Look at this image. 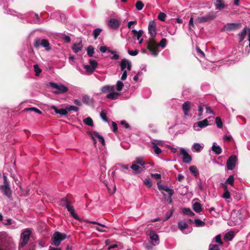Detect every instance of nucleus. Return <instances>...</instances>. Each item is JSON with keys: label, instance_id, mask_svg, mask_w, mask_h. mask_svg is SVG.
Segmentation results:
<instances>
[{"label": "nucleus", "instance_id": "nucleus-9", "mask_svg": "<svg viewBox=\"0 0 250 250\" xmlns=\"http://www.w3.org/2000/svg\"><path fill=\"white\" fill-rule=\"evenodd\" d=\"M237 157L236 155H231L227 161V168L228 170H232L236 165Z\"/></svg>", "mask_w": 250, "mask_h": 250}, {"label": "nucleus", "instance_id": "nucleus-62", "mask_svg": "<svg viewBox=\"0 0 250 250\" xmlns=\"http://www.w3.org/2000/svg\"><path fill=\"white\" fill-rule=\"evenodd\" d=\"M215 241L220 244H222L223 242L221 240V236L220 234L217 235L215 238Z\"/></svg>", "mask_w": 250, "mask_h": 250}, {"label": "nucleus", "instance_id": "nucleus-41", "mask_svg": "<svg viewBox=\"0 0 250 250\" xmlns=\"http://www.w3.org/2000/svg\"><path fill=\"white\" fill-rule=\"evenodd\" d=\"M234 178L233 175H230L229 178L226 180L225 184H229L231 186L234 185Z\"/></svg>", "mask_w": 250, "mask_h": 250}, {"label": "nucleus", "instance_id": "nucleus-35", "mask_svg": "<svg viewBox=\"0 0 250 250\" xmlns=\"http://www.w3.org/2000/svg\"><path fill=\"white\" fill-rule=\"evenodd\" d=\"M108 53L113 54V55L111 57V59L112 60H117L119 59L120 57L118 54H117V52L116 51L112 50H108Z\"/></svg>", "mask_w": 250, "mask_h": 250}, {"label": "nucleus", "instance_id": "nucleus-58", "mask_svg": "<svg viewBox=\"0 0 250 250\" xmlns=\"http://www.w3.org/2000/svg\"><path fill=\"white\" fill-rule=\"evenodd\" d=\"M173 212V211L172 210H170L168 211H167L166 214L165 220H167L168 219H169L172 215Z\"/></svg>", "mask_w": 250, "mask_h": 250}, {"label": "nucleus", "instance_id": "nucleus-48", "mask_svg": "<svg viewBox=\"0 0 250 250\" xmlns=\"http://www.w3.org/2000/svg\"><path fill=\"white\" fill-rule=\"evenodd\" d=\"M89 64L92 67V69H94V70L98 65L97 62L95 60H90L89 61Z\"/></svg>", "mask_w": 250, "mask_h": 250}, {"label": "nucleus", "instance_id": "nucleus-7", "mask_svg": "<svg viewBox=\"0 0 250 250\" xmlns=\"http://www.w3.org/2000/svg\"><path fill=\"white\" fill-rule=\"evenodd\" d=\"M49 85L56 89V91L54 92L56 94H64L67 92L68 90V87L62 84H58L54 82H50L49 83Z\"/></svg>", "mask_w": 250, "mask_h": 250}, {"label": "nucleus", "instance_id": "nucleus-17", "mask_svg": "<svg viewBox=\"0 0 250 250\" xmlns=\"http://www.w3.org/2000/svg\"><path fill=\"white\" fill-rule=\"evenodd\" d=\"M149 241L154 243L155 244L159 245L160 243L159 237L158 235L154 231L151 230L150 231L148 234Z\"/></svg>", "mask_w": 250, "mask_h": 250}, {"label": "nucleus", "instance_id": "nucleus-54", "mask_svg": "<svg viewBox=\"0 0 250 250\" xmlns=\"http://www.w3.org/2000/svg\"><path fill=\"white\" fill-rule=\"evenodd\" d=\"M144 184L148 188L152 186V183L149 179H146L144 180Z\"/></svg>", "mask_w": 250, "mask_h": 250}, {"label": "nucleus", "instance_id": "nucleus-34", "mask_svg": "<svg viewBox=\"0 0 250 250\" xmlns=\"http://www.w3.org/2000/svg\"><path fill=\"white\" fill-rule=\"evenodd\" d=\"M190 171L194 175V176L196 177H197L199 176V171L197 169V167L195 166H191L189 167Z\"/></svg>", "mask_w": 250, "mask_h": 250}, {"label": "nucleus", "instance_id": "nucleus-18", "mask_svg": "<svg viewBox=\"0 0 250 250\" xmlns=\"http://www.w3.org/2000/svg\"><path fill=\"white\" fill-rule=\"evenodd\" d=\"M248 31V38L249 41V46L250 47V29H247L246 28H244L241 32L239 33V42H242L245 38L247 31Z\"/></svg>", "mask_w": 250, "mask_h": 250}, {"label": "nucleus", "instance_id": "nucleus-45", "mask_svg": "<svg viewBox=\"0 0 250 250\" xmlns=\"http://www.w3.org/2000/svg\"><path fill=\"white\" fill-rule=\"evenodd\" d=\"M144 6V3L140 0L137 1L135 7L138 10H141Z\"/></svg>", "mask_w": 250, "mask_h": 250}, {"label": "nucleus", "instance_id": "nucleus-1", "mask_svg": "<svg viewBox=\"0 0 250 250\" xmlns=\"http://www.w3.org/2000/svg\"><path fill=\"white\" fill-rule=\"evenodd\" d=\"M148 30L150 38L147 42V48L153 56L156 57L160 51L157 49L158 44L154 40L157 33L156 24L154 21H151L149 22Z\"/></svg>", "mask_w": 250, "mask_h": 250}, {"label": "nucleus", "instance_id": "nucleus-51", "mask_svg": "<svg viewBox=\"0 0 250 250\" xmlns=\"http://www.w3.org/2000/svg\"><path fill=\"white\" fill-rule=\"evenodd\" d=\"M83 68L87 72L89 73H92L94 70L92 69V67L90 65L87 64H84L83 65Z\"/></svg>", "mask_w": 250, "mask_h": 250}, {"label": "nucleus", "instance_id": "nucleus-56", "mask_svg": "<svg viewBox=\"0 0 250 250\" xmlns=\"http://www.w3.org/2000/svg\"><path fill=\"white\" fill-rule=\"evenodd\" d=\"M68 110L67 107L66 108H61L60 109L59 113V114L61 115H65L67 114Z\"/></svg>", "mask_w": 250, "mask_h": 250}, {"label": "nucleus", "instance_id": "nucleus-46", "mask_svg": "<svg viewBox=\"0 0 250 250\" xmlns=\"http://www.w3.org/2000/svg\"><path fill=\"white\" fill-rule=\"evenodd\" d=\"M215 123L216 124L217 126L219 128H221L223 127V123L222 122L221 119L220 117H217L215 118Z\"/></svg>", "mask_w": 250, "mask_h": 250}, {"label": "nucleus", "instance_id": "nucleus-49", "mask_svg": "<svg viewBox=\"0 0 250 250\" xmlns=\"http://www.w3.org/2000/svg\"><path fill=\"white\" fill-rule=\"evenodd\" d=\"M33 67L36 73V75H39L42 72V70L40 68L39 65L38 64H34Z\"/></svg>", "mask_w": 250, "mask_h": 250}, {"label": "nucleus", "instance_id": "nucleus-37", "mask_svg": "<svg viewBox=\"0 0 250 250\" xmlns=\"http://www.w3.org/2000/svg\"><path fill=\"white\" fill-rule=\"evenodd\" d=\"M94 48L92 45L88 46L86 48L87 54L89 57H92L94 54Z\"/></svg>", "mask_w": 250, "mask_h": 250}, {"label": "nucleus", "instance_id": "nucleus-26", "mask_svg": "<svg viewBox=\"0 0 250 250\" xmlns=\"http://www.w3.org/2000/svg\"><path fill=\"white\" fill-rule=\"evenodd\" d=\"M215 6L216 9L219 10H221L226 7V5L223 0H216Z\"/></svg>", "mask_w": 250, "mask_h": 250}, {"label": "nucleus", "instance_id": "nucleus-63", "mask_svg": "<svg viewBox=\"0 0 250 250\" xmlns=\"http://www.w3.org/2000/svg\"><path fill=\"white\" fill-rule=\"evenodd\" d=\"M128 54L132 56H135L138 54V50L136 49L135 50H128Z\"/></svg>", "mask_w": 250, "mask_h": 250}, {"label": "nucleus", "instance_id": "nucleus-60", "mask_svg": "<svg viewBox=\"0 0 250 250\" xmlns=\"http://www.w3.org/2000/svg\"><path fill=\"white\" fill-rule=\"evenodd\" d=\"M3 184H4L2 185L5 186H10L7 178L6 176L5 175V174H3Z\"/></svg>", "mask_w": 250, "mask_h": 250}, {"label": "nucleus", "instance_id": "nucleus-2", "mask_svg": "<svg viewBox=\"0 0 250 250\" xmlns=\"http://www.w3.org/2000/svg\"><path fill=\"white\" fill-rule=\"evenodd\" d=\"M0 250H16L12 239L2 232L0 233Z\"/></svg>", "mask_w": 250, "mask_h": 250}, {"label": "nucleus", "instance_id": "nucleus-8", "mask_svg": "<svg viewBox=\"0 0 250 250\" xmlns=\"http://www.w3.org/2000/svg\"><path fill=\"white\" fill-rule=\"evenodd\" d=\"M216 17V15L214 12H209L206 15L202 17H199L197 18L196 21L198 23H204L213 20Z\"/></svg>", "mask_w": 250, "mask_h": 250}, {"label": "nucleus", "instance_id": "nucleus-3", "mask_svg": "<svg viewBox=\"0 0 250 250\" xmlns=\"http://www.w3.org/2000/svg\"><path fill=\"white\" fill-rule=\"evenodd\" d=\"M100 90L102 93L107 94L106 97L112 100L117 99L120 95L118 92L115 91L114 85H104L101 88Z\"/></svg>", "mask_w": 250, "mask_h": 250}, {"label": "nucleus", "instance_id": "nucleus-42", "mask_svg": "<svg viewBox=\"0 0 250 250\" xmlns=\"http://www.w3.org/2000/svg\"><path fill=\"white\" fill-rule=\"evenodd\" d=\"M83 123L89 126H92L93 125V122L90 117H87L83 120Z\"/></svg>", "mask_w": 250, "mask_h": 250}, {"label": "nucleus", "instance_id": "nucleus-13", "mask_svg": "<svg viewBox=\"0 0 250 250\" xmlns=\"http://www.w3.org/2000/svg\"><path fill=\"white\" fill-rule=\"evenodd\" d=\"M208 125V121L205 119L201 121L195 123L193 125V129L195 131H200L201 128L205 127Z\"/></svg>", "mask_w": 250, "mask_h": 250}, {"label": "nucleus", "instance_id": "nucleus-10", "mask_svg": "<svg viewBox=\"0 0 250 250\" xmlns=\"http://www.w3.org/2000/svg\"><path fill=\"white\" fill-rule=\"evenodd\" d=\"M151 147L153 148L154 153L158 155L162 152L161 149L158 147V146H162L163 144V141L161 140L153 139L151 142Z\"/></svg>", "mask_w": 250, "mask_h": 250}, {"label": "nucleus", "instance_id": "nucleus-64", "mask_svg": "<svg viewBox=\"0 0 250 250\" xmlns=\"http://www.w3.org/2000/svg\"><path fill=\"white\" fill-rule=\"evenodd\" d=\"M12 223H13V220L11 219H7L3 223L4 225L9 226H10L11 225V224Z\"/></svg>", "mask_w": 250, "mask_h": 250}, {"label": "nucleus", "instance_id": "nucleus-11", "mask_svg": "<svg viewBox=\"0 0 250 250\" xmlns=\"http://www.w3.org/2000/svg\"><path fill=\"white\" fill-rule=\"evenodd\" d=\"M178 225L179 229L185 234L189 233L192 230V228L189 227L188 223L184 221L179 222Z\"/></svg>", "mask_w": 250, "mask_h": 250}, {"label": "nucleus", "instance_id": "nucleus-53", "mask_svg": "<svg viewBox=\"0 0 250 250\" xmlns=\"http://www.w3.org/2000/svg\"><path fill=\"white\" fill-rule=\"evenodd\" d=\"M19 226L20 225L19 224L13 221V223L11 224V225L8 227V228L10 229H16L18 228Z\"/></svg>", "mask_w": 250, "mask_h": 250}, {"label": "nucleus", "instance_id": "nucleus-57", "mask_svg": "<svg viewBox=\"0 0 250 250\" xmlns=\"http://www.w3.org/2000/svg\"><path fill=\"white\" fill-rule=\"evenodd\" d=\"M68 112L70 111H78L79 110V108L76 106L74 105H71L69 107H67Z\"/></svg>", "mask_w": 250, "mask_h": 250}, {"label": "nucleus", "instance_id": "nucleus-19", "mask_svg": "<svg viewBox=\"0 0 250 250\" xmlns=\"http://www.w3.org/2000/svg\"><path fill=\"white\" fill-rule=\"evenodd\" d=\"M0 189L3 193L4 195L8 198L11 197L12 191L11 190L10 186L0 185Z\"/></svg>", "mask_w": 250, "mask_h": 250}, {"label": "nucleus", "instance_id": "nucleus-27", "mask_svg": "<svg viewBox=\"0 0 250 250\" xmlns=\"http://www.w3.org/2000/svg\"><path fill=\"white\" fill-rule=\"evenodd\" d=\"M212 150L216 155H219L222 153V148L216 143H213L211 147Z\"/></svg>", "mask_w": 250, "mask_h": 250}, {"label": "nucleus", "instance_id": "nucleus-39", "mask_svg": "<svg viewBox=\"0 0 250 250\" xmlns=\"http://www.w3.org/2000/svg\"><path fill=\"white\" fill-rule=\"evenodd\" d=\"M25 250H35V245L33 243L30 242L25 244L24 247Z\"/></svg>", "mask_w": 250, "mask_h": 250}, {"label": "nucleus", "instance_id": "nucleus-21", "mask_svg": "<svg viewBox=\"0 0 250 250\" xmlns=\"http://www.w3.org/2000/svg\"><path fill=\"white\" fill-rule=\"evenodd\" d=\"M91 137L93 140L94 143H95L96 139H97L99 142H100L103 146L104 145L105 142L103 137L101 136L97 132H94L91 134Z\"/></svg>", "mask_w": 250, "mask_h": 250}, {"label": "nucleus", "instance_id": "nucleus-38", "mask_svg": "<svg viewBox=\"0 0 250 250\" xmlns=\"http://www.w3.org/2000/svg\"><path fill=\"white\" fill-rule=\"evenodd\" d=\"M102 31L103 29L100 28H97L94 30L92 34L94 39H96L98 38Z\"/></svg>", "mask_w": 250, "mask_h": 250}, {"label": "nucleus", "instance_id": "nucleus-36", "mask_svg": "<svg viewBox=\"0 0 250 250\" xmlns=\"http://www.w3.org/2000/svg\"><path fill=\"white\" fill-rule=\"evenodd\" d=\"M233 234L232 231H229L226 233L224 236V240L226 241H231L233 238Z\"/></svg>", "mask_w": 250, "mask_h": 250}, {"label": "nucleus", "instance_id": "nucleus-52", "mask_svg": "<svg viewBox=\"0 0 250 250\" xmlns=\"http://www.w3.org/2000/svg\"><path fill=\"white\" fill-rule=\"evenodd\" d=\"M166 17V15L164 13L161 12L159 14L158 18L159 20L162 21H165Z\"/></svg>", "mask_w": 250, "mask_h": 250}, {"label": "nucleus", "instance_id": "nucleus-24", "mask_svg": "<svg viewBox=\"0 0 250 250\" xmlns=\"http://www.w3.org/2000/svg\"><path fill=\"white\" fill-rule=\"evenodd\" d=\"M83 47V44L82 42H79L78 43H75L73 44L72 46V49L75 53H78L80 51H81L82 48Z\"/></svg>", "mask_w": 250, "mask_h": 250}, {"label": "nucleus", "instance_id": "nucleus-20", "mask_svg": "<svg viewBox=\"0 0 250 250\" xmlns=\"http://www.w3.org/2000/svg\"><path fill=\"white\" fill-rule=\"evenodd\" d=\"M158 188L160 190H164L167 192L168 195L172 196L174 194V190L169 188L167 186L158 184Z\"/></svg>", "mask_w": 250, "mask_h": 250}, {"label": "nucleus", "instance_id": "nucleus-6", "mask_svg": "<svg viewBox=\"0 0 250 250\" xmlns=\"http://www.w3.org/2000/svg\"><path fill=\"white\" fill-rule=\"evenodd\" d=\"M34 46L36 48H39L42 46L47 51H49L51 49L49 42L46 39L36 38L34 41Z\"/></svg>", "mask_w": 250, "mask_h": 250}, {"label": "nucleus", "instance_id": "nucleus-22", "mask_svg": "<svg viewBox=\"0 0 250 250\" xmlns=\"http://www.w3.org/2000/svg\"><path fill=\"white\" fill-rule=\"evenodd\" d=\"M133 162L138 165H140L143 168H146L148 167V166H146L148 164L144 162L143 157H137Z\"/></svg>", "mask_w": 250, "mask_h": 250}, {"label": "nucleus", "instance_id": "nucleus-14", "mask_svg": "<svg viewBox=\"0 0 250 250\" xmlns=\"http://www.w3.org/2000/svg\"><path fill=\"white\" fill-rule=\"evenodd\" d=\"M107 25L110 28L116 30L119 27L120 22L117 19L112 18L108 21Z\"/></svg>", "mask_w": 250, "mask_h": 250}, {"label": "nucleus", "instance_id": "nucleus-33", "mask_svg": "<svg viewBox=\"0 0 250 250\" xmlns=\"http://www.w3.org/2000/svg\"><path fill=\"white\" fill-rule=\"evenodd\" d=\"M182 212L186 215L193 216L195 213L189 208H183L182 209Z\"/></svg>", "mask_w": 250, "mask_h": 250}, {"label": "nucleus", "instance_id": "nucleus-5", "mask_svg": "<svg viewBox=\"0 0 250 250\" xmlns=\"http://www.w3.org/2000/svg\"><path fill=\"white\" fill-rule=\"evenodd\" d=\"M67 238V236L65 233L56 231L51 237V245L55 247H58L61 244V242Z\"/></svg>", "mask_w": 250, "mask_h": 250}, {"label": "nucleus", "instance_id": "nucleus-32", "mask_svg": "<svg viewBox=\"0 0 250 250\" xmlns=\"http://www.w3.org/2000/svg\"><path fill=\"white\" fill-rule=\"evenodd\" d=\"M67 209L72 216H73L75 219L79 220V217L76 213L75 209L72 206H70L69 207H68Z\"/></svg>", "mask_w": 250, "mask_h": 250}, {"label": "nucleus", "instance_id": "nucleus-61", "mask_svg": "<svg viewBox=\"0 0 250 250\" xmlns=\"http://www.w3.org/2000/svg\"><path fill=\"white\" fill-rule=\"evenodd\" d=\"M219 248L218 245L210 244L208 248V250H219Z\"/></svg>", "mask_w": 250, "mask_h": 250}, {"label": "nucleus", "instance_id": "nucleus-44", "mask_svg": "<svg viewBox=\"0 0 250 250\" xmlns=\"http://www.w3.org/2000/svg\"><path fill=\"white\" fill-rule=\"evenodd\" d=\"M124 84L121 81H118L116 85V89L118 91L122 90Z\"/></svg>", "mask_w": 250, "mask_h": 250}, {"label": "nucleus", "instance_id": "nucleus-4", "mask_svg": "<svg viewBox=\"0 0 250 250\" xmlns=\"http://www.w3.org/2000/svg\"><path fill=\"white\" fill-rule=\"evenodd\" d=\"M31 234V231L29 229H27L22 231L21 235L19 250H25L24 245L28 244Z\"/></svg>", "mask_w": 250, "mask_h": 250}, {"label": "nucleus", "instance_id": "nucleus-25", "mask_svg": "<svg viewBox=\"0 0 250 250\" xmlns=\"http://www.w3.org/2000/svg\"><path fill=\"white\" fill-rule=\"evenodd\" d=\"M204 148V145L198 143H194L192 146V149L193 151L196 152H200Z\"/></svg>", "mask_w": 250, "mask_h": 250}, {"label": "nucleus", "instance_id": "nucleus-29", "mask_svg": "<svg viewBox=\"0 0 250 250\" xmlns=\"http://www.w3.org/2000/svg\"><path fill=\"white\" fill-rule=\"evenodd\" d=\"M130 167L135 173H140L141 170L143 169L142 167L138 166V165L134 162Z\"/></svg>", "mask_w": 250, "mask_h": 250}, {"label": "nucleus", "instance_id": "nucleus-43", "mask_svg": "<svg viewBox=\"0 0 250 250\" xmlns=\"http://www.w3.org/2000/svg\"><path fill=\"white\" fill-rule=\"evenodd\" d=\"M24 111H34L39 114H42V111L39 110V109L36 108V107H29V108H26L24 109Z\"/></svg>", "mask_w": 250, "mask_h": 250}, {"label": "nucleus", "instance_id": "nucleus-55", "mask_svg": "<svg viewBox=\"0 0 250 250\" xmlns=\"http://www.w3.org/2000/svg\"><path fill=\"white\" fill-rule=\"evenodd\" d=\"M166 43L167 39L166 38H163L160 41L159 44H158V46L159 45L162 48H164L166 46ZM157 49L158 50V48Z\"/></svg>", "mask_w": 250, "mask_h": 250}, {"label": "nucleus", "instance_id": "nucleus-40", "mask_svg": "<svg viewBox=\"0 0 250 250\" xmlns=\"http://www.w3.org/2000/svg\"><path fill=\"white\" fill-rule=\"evenodd\" d=\"M194 222L196 227H203L205 225V222L199 219H194Z\"/></svg>", "mask_w": 250, "mask_h": 250}, {"label": "nucleus", "instance_id": "nucleus-50", "mask_svg": "<svg viewBox=\"0 0 250 250\" xmlns=\"http://www.w3.org/2000/svg\"><path fill=\"white\" fill-rule=\"evenodd\" d=\"M204 107H205L204 104V105L200 104L199 105V108H198L199 113H198V115L199 117H200V119H201L202 118V116L203 114V112Z\"/></svg>", "mask_w": 250, "mask_h": 250}, {"label": "nucleus", "instance_id": "nucleus-28", "mask_svg": "<svg viewBox=\"0 0 250 250\" xmlns=\"http://www.w3.org/2000/svg\"><path fill=\"white\" fill-rule=\"evenodd\" d=\"M154 243L148 240L145 243V248L147 250H154L155 247L157 246Z\"/></svg>", "mask_w": 250, "mask_h": 250}, {"label": "nucleus", "instance_id": "nucleus-30", "mask_svg": "<svg viewBox=\"0 0 250 250\" xmlns=\"http://www.w3.org/2000/svg\"><path fill=\"white\" fill-rule=\"evenodd\" d=\"M60 205L62 207H65L66 208H67L68 207L71 206L70 201L66 197L62 198L61 199L60 201Z\"/></svg>", "mask_w": 250, "mask_h": 250}, {"label": "nucleus", "instance_id": "nucleus-16", "mask_svg": "<svg viewBox=\"0 0 250 250\" xmlns=\"http://www.w3.org/2000/svg\"><path fill=\"white\" fill-rule=\"evenodd\" d=\"M120 67L122 70H125L126 68L128 70H130L132 67V64L130 61L124 59L120 62Z\"/></svg>", "mask_w": 250, "mask_h": 250}, {"label": "nucleus", "instance_id": "nucleus-23", "mask_svg": "<svg viewBox=\"0 0 250 250\" xmlns=\"http://www.w3.org/2000/svg\"><path fill=\"white\" fill-rule=\"evenodd\" d=\"M191 107V103L189 101L185 102L182 105V109L185 116L188 115V111Z\"/></svg>", "mask_w": 250, "mask_h": 250}, {"label": "nucleus", "instance_id": "nucleus-47", "mask_svg": "<svg viewBox=\"0 0 250 250\" xmlns=\"http://www.w3.org/2000/svg\"><path fill=\"white\" fill-rule=\"evenodd\" d=\"M106 113L104 110H102L100 113L101 118L105 122H108V119L106 116Z\"/></svg>", "mask_w": 250, "mask_h": 250}, {"label": "nucleus", "instance_id": "nucleus-15", "mask_svg": "<svg viewBox=\"0 0 250 250\" xmlns=\"http://www.w3.org/2000/svg\"><path fill=\"white\" fill-rule=\"evenodd\" d=\"M240 24L237 23H229L226 24L223 28L224 31H229L239 29Z\"/></svg>", "mask_w": 250, "mask_h": 250}, {"label": "nucleus", "instance_id": "nucleus-59", "mask_svg": "<svg viewBox=\"0 0 250 250\" xmlns=\"http://www.w3.org/2000/svg\"><path fill=\"white\" fill-rule=\"evenodd\" d=\"M205 108H206V113L207 114H210L213 115L214 114L213 111L211 110L210 107H209V106L207 105H205Z\"/></svg>", "mask_w": 250, "mask_h": 250}, {"label": "nucleus", "instance_id": "nucleus-31", "mask_svg": "<svg viewBox=\"0 0 250 250\" xmlns=\"http://www.w3.org/2000/svg\"><path fill=\"white\" fill-rule=\"evenodd\" d=\"M193 209L197 213L201 212L202 210L201 204L199 202L194 203L193 205Z\"/></svg>", "mask_w": 250, "mask_h": 250}, {"label": "nucleus", "instance_id": "nucleus-12", "mask_svg": "<svg viewBox=\"0 0 250 250\" xmlns=\"http://www.w3.org/2000/svg\"><path fill=\"white\" fill-rule=\"evenodd\" d=\"M179 154L183 156V161L186 164H190L192 158L188 154L186 149L183 147L180 149Z\"/></svg>", "mask_w": 250, "mask_h": 250}]
</instances>
